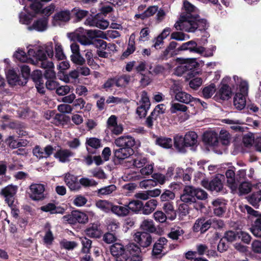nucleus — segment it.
I'll use <instances>...</instances> for the list:
<instances>
[{
    "label": "nucleus",
    "mask_w": 261,
    "mask_h": 261,
    "mask_svg": "<svg viewBox=\"0 0 261 261\" xmlns=\"http://www.w3.org/2000/svg\"><path fill=\"white\" fill-rule=\"evenodd\" d=\"M85 234L91 238H99L101 234L100 229L97 224H92L85 231Z\"/></svg>",
    "instance_id": "nucleus-33"
},
{
    "label": "nucleus",
    "mask_w": 261,
    "mask_h": 261,
    "mask_svg": "<svg viewBox=\"0 0 261 261\" xmlns=\"http://www.w3.org/2000/svg\"><path fill=\"white\" fill-rule=\"evenodd\" d=\"M31 44H29L27 46V48H28V50H29V48H28V46L30 45ZM33 45H35L36 46H43V45H40V44H32ZM13 57L15 58L17 60L21 62H27V63H30L33 65L39 66V61L38 59H37L36 57L33 55H30L28 53V55L26 54L25 52L20 49L18 48L17 50L15 51L13 55Z\"/></svg>",
    "instance_id": "nucleus-10"
},
{
    "label": "nucleus",
    "mask_w": 261,
    "mask_h": 261,
    "mask_svg": "<svg viewBox=\"0 0 261 261\" xmlns=\"http://www.w3.org/2000/svg\"><path fill=\"white\" fill-rule=\"evenodd\" d=\"M175 197V194L173 192L169 190H166L161 195V200L162 201H167L172 200Z\"/></svg>",
    "instance_id": "nucleus-63"
},
{
    "label": "nucleus",
    "mask_w": 261,
    "mask_h": 261,
    "mask_svg": "<svg viewBox=\"0 0 261 261\" xmlns=\"http://www.w3.org/2000/svg\"><path fill=\"white\" fill-rule=\"evenodd\" d=\"M41 7L42 6L40 3L34 2L30 5V9L31 12H29L25 6L24 12H21L19 14L20 22L24 24H30L35 14L40 12Z\"/></svg>",
    "instance_id": "nucleus-7"
},
{
    "label": "nucleus",
    "mask_w": 261,
    "mask_h": 261,
    "mask_svg": "<svg viewBox=\"0 0 261 261\" xmlns=\"http://www.w3.org/2000/svg\"><path fill=\"white\" fill-rule=\"evenodd\" d=\"M47 27V18L43 17L35 21L32 25L28 27V30L32 31L35 30L39 32H42L46 30Z\"/></svg>",
    "instance_id": "nucleus-23"
},
{
    "label": "nucleus",
    "mask_w": 261,
    "mask_h": 261,
    "mask_svg": "<svg viewBox=\"0 0 261 261\" xmlns=\"http://www.w3.org/2000/svg\"><path fill=\"white\" fill-rule=\"evenodd\" d=\"M70 18V13L68 10H63L57 13L54 16V24L56 25L60 22H66Z\"/></svg>",
    "instance_id": "nucleus-27"
},
{
    "label": "nucleus",
    "mask_w": 261,
    "mask_h": 261,
    "mask_svg": "<svg viewBox=\"0 0 261 261\" xmlns=\"http://www.w3.org/2000/svg\"><path fill=\"white\" fill-rule=\"evenodd\" d=\"M202 73L194 69H189L185 75L186 81L189 82H201Z\"/></svg>",
    "instance_id": "nucleus-29"
},
{
    "label": "nucleus",
    "mask_w": 261,
    "mask_h": 261,
    "mask_svg": "<svg viewBox=\"0 0 261 261\" xmlns=\"http://www.w3.org/2000/svg\"><path fill=\"white\" fill-rule=\"evenodd\" d=\"M111 212L116 216L121 217L127 216L129 214L127 204L118 205L113 204Z\"/></svg>",
    "instance_id": "nucleus-30"
},
{
    "label": "nucleus",
    "mask_w": 261,
    "mask_h": 261,
    "mask_svg": "<svg viewBox=\"0 0 261 261\" xmlns=\"http://www.w3.org/2000/svg\"><path fill=\"white\" fill-rule=\"evenodd\" d=\"M188 110V108L183 104L173 101L170 102V112L171 114H178Z\"/></svg>",
    "instance_id": "nucleus-36"
},
{
    "label": "nucleus",
    "mask_w": 261,
    "mask_h": 261,
    "mask_svg": "<svg viewBox=\"0 0 261 261\" xmlns=\"http://www.w3.org/2000/svg\"><path fill=\"white\" fill-rule=\"evenodd\" d=\"M232 95L230 87L227 84L221 83L218 87V91L215 96L216 100L219 99L222 100L229 99Z\"/></svg>",
    "instance_id": "nucleus-16"
},
{
    "label": "nucleus",
    "mask_w": 261,
    "mask_h": 261,
    "mask_svg": "<svg viewBox=\"0 0 261 261\" xmlns=\"http://www.w3.org/2000/svg\"><path fill=\"white\" fill-rule=\"evenodd\" d=\"M80 240L83 245L82 251L86 253H89L91 247V241L86 237H81Z\"/></svg>",
    "instance_id": "nucleus-54"
},
{
    "label": "nucleus",
    "mask_w": 261,
    "mask_h": 261,
    "mask_svg": "<svg viewBox=\"0 0 261 261\" xmlns=\"http://www.w3.org/2000/svg\"><path fill=\"white\" fill-rule=\"evenodd\" d=\"M140 227L143 230L149 232H153L156 230V228L152 220H144L142 222Z\"/></svg>",
    "instance_id": "nucleus-44"
},
{
    "label": "nucleus",
    "mask_w": 261,
    "mask_h": 261,
    "mask_svg": "<svg viewBox=\"0 0 261 261\" xmlns=\"http://www.w3.org/2000/svg\"><path fill=\"white\" fill-rule=\"evenodd\" d=\"M135 38V36L134 34H132L129 37V42L127 48L126 50L123 53L124 56H128L132 54L135 51V47L134 45Z\"/></svg>",
    "instance_id": "nucleus-58"
},
{
    "label": "nucleus",
    "mask_w": 261,
    "mask_h": 261,
    "mask_svg": "<svg viewBox=\"0 0 261 261\" xmlns=\"http://www.w3.org/2000/svg\"><path fill=\"white\" fill-rule=\"evenodd\" d=\"M134 153L133 149H127L124 147H120L114 151V155L118 160H124Z\"/></svg>",
    "instance_id": "nucleus-28"
},
{
    "label": "nucleus",
    "mask_w": 261,
    "mask_h": 261,
    "mask_svg": "<svg viewBox=\"0 0 261 261\" xmlns=\"http://www.w3.org/2000/svg\"><path fill=\"white\" fill-rule=\"evenodd\" d=\"M170 93L174 95L175 100L181 103L189 104L193 102L194 97L182 91L181 87L178 84H174L172 85L170 89Z\"/></svg>",
    "instance_id": "nucleus-8"
},
{
    "label": "nucleus",
    "mask_w": 261,
    "mask_h": 261,
    "mask_svg": "<svg viewBox=\"0 0 261 261\" xmlns=\"http://www.w3.org/2000/svg\"><path fill=\"white\" fill-rule=\"evenodd\" d=\"M213 205L214 207V213L218 216H222L226 211V203L224 200L218 199L213 202Z\"/></svg>",
    "instance_id": "nucleus-24"
},
{
    "label": "nucleus",
    "mask_w": 261,
    "mask_h": 261,
    "mask_svg": "<svg viewBox=\"0 0 261 261\" xmlns=\"http://www.w3.org/2000/svg\"><path fill=\"white\" fill-rule=\"evenodd\" d=\"M80 186L82 185L84 187H93L97 185V182L93 179H89L88 178H82L79 180Z\"/></svg>",
    "instance_id": "nucleus-60"
},
{
    "label": "nucleus",
    "mask_w": 261,
    "mask_h": 261,
    "mask_svg": "<svg viewBox=\"0 0 261 261\" xmlns=\"http://www.w3.org/2000/svg\"><path fill=\"white\" fill-rule=\"evenodd\" d=\"M156 144L161 147L168 149L172 147L173 142L171 138L166 137H160L156 139Z\"/></svg>",
    "instance_id": "nucleus-42"
},
{
    "label": "nucleus",
    "mask_w": 261,
    "mask_h": 261,
    "mask_svg": "<svg viewBox=\"0 0 261 261\" xmlns=\"http://www.w3.org/2000/svg\"><path fill=\"white\" fill-rule=\"evenodd\" d=\"M28 53L30 55L35 56L39 61L38 67L45 69L44 74L46 80H53L56 78V74L54 71V64L53 62L47 60V57L52 58L54 56L53 46L51 42H48L43 46H36L30 45L28 46Z\"/></svg>",
    "instance_id": "nucleus-1"
},
{
    "label": "nucleus",
    "mask_w": 261,
    "mask_h": 261,
    "mask_svg": "<svg viewBox=\"0 0 261 261\" xmlns=\"http://www.w3.org/2000/svg\"><path fill=\"white\" fill-rule=\"evenodd\" d=\"M119 83H105L103 87L107 91L115 93L117 91V87H122Z\"/></svg>",
    "instance_id": "nucleus-57"
},
{
    "label": "nucleus",
    "mask_w": 261,
    "mask_h": 261,
    "mask_svg": "<svg viewBox=\"0 0 261 261\" xmlns=\"http://www.w3.org/2000/svg\"><path fill=\"white\" fill-rule=\"evenodd\" d=\"M174 145L175 148L180 152L185 151L186 143L184 138L180 135H176L174 138Z\"/></svg>",
    "instance_id": "nucleus-37"
},
{
    "label": "nucleus",
    "mask_w": 261,
    "mask_h": 261,
    "mask_svg": "<svg viewBox=\"0 0 261 261\" xmlns=\"http://www.w3.org/2000/svg\"><path fill=\"white\" fill-rule=\"evenodd\" d=\"M134 239L142 247L149 246L152 242L150 235L146 232H137L134 236Z\"/></svg>",
    "instance_id": "nucleus-18"
},
{
    "label": "nucleus",
    "mask_w": 261,
    "mask_h": 261,
    "mask_svg": "<svg viewBox=\"0 0 261 261\" xmlns=\"http://www.w3.org/2000/svg\"><path fill=\"white\" fill-rule=\"evenodd\" d=\"M249 202L253 206H256L261 201V190L253 193L249 198Z\"/></svg>",
    "instance_id": "nucleus-51"
},
{
    "label": "nucleus",
    "mask_w": 261,
    "mask_h": 261,
    "mask_svg": "<svg viewBox=\"0 0 261 261\" xmlns=\"http://www.w3.org/2000/svg\"><path fill=\"white\" fill-rule=\"evenodd\" d=\"M82 45H88L92 44L93 40L96 39L93 30H85L79 28L71 34Z\"/></svg>",
    "instance_id": "nucleus-6"
},
{
    "label": "nucleus",
    "mask_w": 261,
    "mask_h": 261,
    "mask_svg": "<svg viewBox=\"0 0 261 261\" xmlns=\"http://www.w3.org/2000/svg\"><path fill=\"white\" fill-rule=\"evenodd\" d=\"M251 232L256 237H261V218L258 219L255 226L251 228Z\"/></svg>",
    "instance_id": "nucleus-64"
},
{
    "label": "nucleus",
    "mask_w": 261,
    "mask_h": 261,
    "mask_svg": "<svg viewBox=\"0 0 261 261\" xmlns=\"http://www.w3.org/2000/svg\"><path fill=\"white\" fill-rule=\"evenodd\" d=\"M158 205V201L154 199L147 201L144 205L143 204L142 211L144 215H149L156 208Z\"/></svg>",
    "instance_id": "nucleus-31"
},
{
    "label": "nucleus",
    "mask_w": 261,
    "mask_h": 261,
    "mask_svg": "<svg viewBox=\"0 0 261 261\" xmlns=\"http://www.w3.org/2000/svg\"><path fill=\"white\" fill-rule=\"evenodd\" d=\"M70 67V64L69 61H63L59 63V64L57 65V68L59 70V72L58 73V76H60V77H62L61 76V74H62L63 76H64V71L69 69Z\"/></svg>",
    "instance_id": "nucleus-55"
},
{
    "label": "nucleus",
    "mask_w": 261,
    "mask_h": 261,
    "mask_svg": "<svg viewBox=\"0 0 261 261\" xmlns=\"http://www.w3.org/2000/svg\"><path fill=\"white\" fill-rule=\"evenodd\" d=\"M176 61L180 64L174 71V74L177 76H181L183 74L186 75L189 69H195L199 66L198 63L195 58H177Z\"/></svg>",
    "instance_id": "nucleus-5"
},
{
    "label": "nucleus",
    "mask_w": 261,
    "mask_h": 261,
    "mask_svg": "<svg viewBox=\"0 0 261 261\" xmlns=\"http://www.w3.org/2000/svg\"><path fill=\"white\" fill-rule=\"evenodd\" d=\"M17 190V186L11 185L2 190L1 193L5 197V201L9 206H12V203H14V196L16 194Z\"/></svg>",
    "instance_id": "nucleus-17"
},
{
    "label": "nucleus",
    "mask_w": 261,
    "mask_h": 261,
    "mask_svg": "<svg viewBox=\"0 0 261 261\" xmlns=\"http://www.w3.org/2000/svg\"><path fill=\"white\" fill-rule=\"evenodd\" d=\"M133 165L138 168H140L144 166L147 162V159L141 155L135 154L131 161Z\"/></svg>",
    "instance_id": "nucleus-40"
},
{
    "label": "nucleus",
    "mask_w": 261,
    "mask_h": 261,
    "mask_svg": "<svg viewBox=\"0 0 261 261\" xmlns=\"http://www.w3.org/2000/svg\"><path fill=\"white\" fill-rule=\"evenodd\" d=\"M72 13L75 17L77 21H81L82 19L87 16L89 12L87 10H82L79 8H74Z\"/></svg>",
    "instance_id": "nucleus-49"
},
{
    "label": "nucleus",
    "mask_w": 261,
    "mask_h": 261,
    "mask_svg": "<svg viewBox=\"0 0 261 261\" xmlns=\"http://www.w3.org/2000/svg\"><path fill=\"white\" fill-rule=\"evenodd\" d=\"M111 253L115 257L116 261H126L128 255L123 245L115 243L111 246Z\"/></svg>",
    "instance_id": "nucleus-11"
},
{
    "label": "nucleus",
    "mask_w": 261,
    "mask_h": 261,
    "mask_svg": "<svg viewBox=\"0 0 261 261\" xmlns=\"http://www.w3.org/2000/svg\"><path fill=\"white\" fill-rule=\"evenodd\" d=\"M55 57L58 60H63L66 58L61 44L58 42L55 43Z\"/></svg>",
    "instance_id": "nucleus-48"
},
{
    "label": "nucleus",
    "mask_w": 261,
    "mask_h": 261,
    "mask_svg": "<svg viewBox=\"0 0 261 261\" xmlns=\"http://www.w3.org/2000/svg\"><path fill=\"white\" fill-rule=\"evenodd\" d=\"M184 7L185 9L186 12L182 13L180 18L182 16H187L188 15H192V17H195L197 14L196 13V8L193 5L190 4L189 2L187 1H185L184 3Z\"/></svg>",
    "instance_id": "nucleus-41"
},
{
    "label": "nucleus",
    "mask_w": 261,
    "mask_h": 261,
    "mask_svg": "<svg viewBox=\"0 0 261 261\" xmlns=\"http://www.w3.org/2000/svg\"><path fill=\"white\" fill-rule=\"evenodd\" d=\"M64 221L70 224L79 223L86 224L88 222V217L86 214L80 211H73L70 214L63 217Z\"/></svg>",
    "instance_id": "nucleus-9"
},
{
    "label": "nucleus",
    "mask_w": 261,
    "mask_h": 261,
    "mask_svg": "<svg viewBox=\"0 0 261 261\" xmlns=\"http://www.w3.org/2000/svg\"><path fill=\"white\" fill-rule=\"evenodd\" d=\"M79 72L78 70H74L70 71L69 74L64 75L63 77H59V79L64 82H69L70 80H75L78 78Z\"/></svg>",
    "instance_id": "nucleus-47"
},
{
    "label": "nucleus",
    "mask_w": 261,
    "mask_h": 261,
    "mask_svg": "<svg viewBox=\"0 0 261 261\" xmlns=\"http://www.w3.org/2000/svg\"><path fill=\"white\" fill-rule=\"evenodd\" d=\"M163 209L165 212L169 219L173 220L175 219L176 213L172 202H165L163 205Z\"/></svg>",
    "instance_id": "nucleus-34"
},
{
    "label": "nucleus",
    "mask_w": 261,
    "mask_h": 261,
    "mask_svg": "<svg viewBox=\"0 0 261 261\" xmlns=\"http://www.w3.org/2000/svg\"><path fill=\"white\" fill-rule=\"evenodd\" d=\"M54 148L50 145H47L44 148L36 146L33 150V153L38 159L47 158L49 157L54 151Z\"/></svg>",
    "instance_id": "nucleus-19"
},
{
    "label": "nucleus",
    "mask_w": 261,
    "mask_h": 261,
    "mask_svg": "<svg viewBox=\"0 0 261 261\" xmlns=\"http://www.w3.org/2000/svg\"><path fill=\"white\" fill-rule=\"evenodd\" d=\"M165 106L164 104H160L155 107L151 114L152 116L158 119V117L165 113Z\"/></svg>",
    "instance_id": "nucleus-53"
},
{
    "label": "nucleus",
    "mask_w": 261,
    "mask_h": 261,
    "mask_svg": "<svg viewBox=\"0 0 261 261\" xmlns=\"http://www.w3.org/2000/svg\"><path fill=\"white\" fill-rule=\"evenodd\" d=\"M86 144L93 148H98L100 147V140L96 138H90L87 139Z\"/></svg>",
    "instance_id": "nucleus-61"
},
{
    "label": "nucleus",
    "mask_w": 261,
    "mask_h": 261,
    "mask_svg": "<svg viewBox=\"0 0 261 261\" xmlns=\"http://www.w3.org/2000/svg\"><path fill=\"white\" fill-rule=\"evenodd\" d=\"M203 141L210 146H216L218 142V135L214 130L207 131L203 135Z\"/></svg>",
    "instance_id": "nucleus-21"
},
{
    "label": "nucleus",
    "mask_w": 261,
    "mask_h": 261,
    "mask_svg": "<svg viewBox=\"0 0 261 261\" xmlns=\"http://www.w3.org/2000/svg\"><path fill=\"white\" fill-rule=\"evenodd\" d=\"M228 186L232 191H236L238 187V182L235 179V173L233 170H227L225 173Z\"/></svg>",
    "instance_id": "nucleus-26"
},
{
    "label": "nucleus",
    "mask_w": 261,
    "mask_h": 261,
    "mask_svg": "<svg viewBox=\"0 0 261 261\" xmlns=\"http://www.w3.org/2000/svg\"><path fill=\"white\" fill-rule=\"evenodd\" d=\"M127 204L129 213L130 211L138 213L142 210L143 202L138 200L130 201Z\"/></svg>",
    "instance_id": "nucleus-38"
},
{
    "label": "nucleus",
    "mask_w": 261,
    "mask_h": 261,
    "mask_svg": "<svg viewBox=\"0 0 261 261\" xmlns=\"http://www.w3.org/2000/svg\"><path fill=\"white\" fill-rule=\"evenodd\" d=\"M64 180L66 186L72 191H77L81 189L77 176L69 172L64 175Z\"/></svg>",
    "instance_id": "nucleus-14"
},
{
    "label": "nucleus",
    "mask_w": 261,
    "mask_h": 261,
    "mask_svg": "<svg viewBox=\"0 0 261 261\" xmlns=\"http://www.w3.org/2000/svg\"><path fill=\"white\" fill-rule=\"evenodd\" d=\"M73 155V153L67 149H60L54 155L56 159L60 162L64 163L69 161V158Z\"/></svg>",
    "instance_id": "nucleus-35"
},
{
    "label": "nucleus",
    "mask_w": 261,
    "mask_h": 261,
    "mask_svg": "<svg viewBox=\"0 0 261 261\" xmlns=\"http://www.w3.org/2000/svg\"><path fill=\"white\" fill-rule=\"evenodd\" d=\"M87 201V199L84 196L78 195L73 199V204L77 207H81L84 206Z\"/></svg>",
    "instance_id": "nucleus-56"
},
{
    "label": "nucleus",
    "mask_w": 261,
    "mask_h": 261,
    "mask_svg": "<svg viewBox=\"0 0 261 261\" xmlns=\"http://www.w3.org/2000/svg\"><path fill=\"white\" fill-rule=\"evenodd\" d=\"M179 50H189L190 52H194L202 55L204 54V48L200 46H197V43L194 41H190L183 43L179 48Z\"/></svg>",
    "instance_id": "nucleus-20"
},
{
    "label": "nucleus",
    "mask_w": 261,
    "mask_h": 261,
    "mask_svg": "<svg viewBox=\"0 0 261 261\" xmlns=\"http://www.w3.org/2000/svg\"><path fill=\"white\" fill-rule=\"evenodd\" d=\"M116 187L114 185H111L98 190V194L100 195H108L116 191Z\"/></svg>",
    "instance_id": "nucleus-50"
},
{
    "label": "nucleus",
    "mask_w": 261,
    "mask_h": 261,
    "mask_svg": "<svg viewBox=\"0 0 261 261\" xmlns=\"http://www.w3.org/2000/svg\"><path fill=\"white\" fill-rule=\"evenodd\" d=\"M207 195L204 190L188 186L184 188L183 194L180 196V200L185 203H194L196 199H206Z\"/></svg>",
    "instance_id": "nucleus-3"
},
{
    "label": "nucleus",
    "mask_w": 261,
    "mask_h": 261,
    "mask_svg": "<svg viewBox=\"0 0 261 261\" xmlns=\"http://www.w3.org/2000/svg\"><path fill=\"white\" fill-rule=\"evenodd\" d=\"M184 138L187 147L194 146L197 143V135L194 132H188Z\"/></svg>",
    "instance_id": "nucleus-32"
},
{
    "label": "nucleus",
    "mask_w": 261,
    "mask_h": 261,
    "mask_svg": "<svg viewBox=\"0 0 261 261\" xmlns=\"http://www.w3.org/2000/svg\"><path fill=\"white\" fill-rule=\"evenodd\" d=\"M167 240L165 238H160L154 244L152 251V254L155 258H158L160 255L165 245L167 244Z\"/></svg>",
    "instance_id": "nucleus-22"
},
{
    "label": "nucleus",
    "mask_w": 261,
    "mask_h": 261,
    "mask_svg": "<svg viewBox=\"0 0 261 261\" xmlns=\"http://www.w3.org/2000/svg\"><path fill=\"white\" fill-rule=\"evenodd\" d=\"M158 7L157 6H150L142 13L136 14L135 17L138 18L144 19L154 15L158 11Z\"/></svg>",
    "instance_id": "nucleus-39"
},
{
    "label": "nucleus",
    "mask_w": 261,
    "mask_h": 261,
    "mask_svg": "<svg viewBox=\"0 0 261 261\" xmlns=\"http://www.w3.org/2000/svg\"><path fill=\"white\" fill-rule=\"evenodd\" d=\"M153 217L156 221L164 223L166 221L168 217L163 212L158 211L153 214Z\"/></svg>",
    "instance_id": "nucleus-62"
},
{
    "label": "nucleus",
    "mask_w": 261,
    "mask_h": 261,
    "mask_svg": "<svg viewBox=\"0 0 261 261\" xmlns=\"http://www.w3.org/2000/svg\"><path fill=\"white\" fill-rule=\"evenodd\" d=\"M8 82H19V75L14 69H9L6 71Z\"/></svg>",
    "instance_id": "nucleus-46"
},
{
    "label": "nucleus",
    "mask_w": 261,
    "mask_h": 261,
    "mask_svg": "<svg viewBox=\"0 0 261 261\" xmlns=\"http://www.w3.org/2000/svg\"><path fill=\"white\" fill-rule=\"evenodd\" d=\"M208 25L204 19H199L197 15L195 17L192 15L182 16L175 23L174 27L176 30L194 32L197 29L200 31L205 30Z\"/></svg>",
    "instance_id": "nucleus-2"
},
{
    "label": "nucleus",
    "mask_w": 261,
    "mask_h": 261,
    "mask_svg": "<svg viewBox=\"0 0 261 261\" xmlns=\"http://www.w3.org/2000/svg\"><path fill=\"white\" fill-rule=\"evenodd\" d=\"M219 138L223 144L227 145L229 142L230 135L226 130L222 129L220 132Z\"/></svg>",
    "instance_id": "nucleus-59"
},
{
    "label": "nucleus",
    "mask_w": 261,
    "mask_h": 261,
    "mask_svg": "<svg viewBox=\"0 0 261 261\" xmlns=\"http://www.w3.org/2000/svg\"><path fill=\"white\" fill-rule=\"evenodd\" d=\"M70 59L73 63L79 65H83L85 63V59L82 56L80 53L72 54L70 56Z\"/></svg>",
    "instance_id": "nucleus-52"
},
{
    "label": "nucleus",
    "mask_w": 261,
    "mask_h": 261,
    "mask_svg": "<svg viewBox=\"0 0 261 261\" xmlns=\"http://www.w3.org/2000/svg\"><path fill=\"white\" fill-rule=\"evenodd\" d=\"M40 210L44 212H49L51 214H63L65 212L64 208L60 206H56L54 203H47L40 207Z\"/></svg>",
    "instance_id": "nucleus-25"
},
{
    "label": "nucleus",
    "mask_w": 261,
    "mask_h": 261,
    "mask_svg": "<svg viewBox=\"0 0 261 261\" xmlns=\"http://www.w3.org/2000/svg\"><path fill=\"white\" fill-rule=\"evenodd\" d=\"M248 88L247 83H239L237 84L236 93L233 98V105L237 109L241 110L245 107Z\"/></svg>",
    "instance_id": "nucleus-4"
},
{
    "label": "nucleus",
    "mask_w": 261,
    "mask_h": 261,
    "mask_svg": "<svg viewBox=\"0 0 261 261\" xmlns=\"http://www.w3.org/2000/svg\"><path fill=\"white\" fill-rule=\"evenodd\" d=\"M114 143L118 147L133 149L132 148L135 146L136 141L132 136L125 135L115 139Z\"/></svg>",
    "instance_id": "nucleus-13"
},
{
    "label": "nucleus",
    "mask_w": 261,
    "mask_h": 261,
    "mask_svg": "<svg viewBox=\"0 0 261 261\" xmlns=\"http://www.w3.org/2000/svg\"><path fill=\"white\" fill-rule=\"evenodd\" d=\"M223 179L224 175L222 174H218L210 182H208L207 181H203V186L205 188L211 191L219 192L223 188L222 180Z\"/></svg>",
    "instance_id": "nucleus-15"
},
{
    "label": "nucleus",
    "mask_w": 261,
    "mask_h": 261,
    "mask_svg": "<svg viewBox=\"0 0 261 261\" xmlns=\"http://www.w3.org/2000/svg\"><path fill=\"white\" fill-rule=\"evenodd\" d=\"M95 205L97 208L108 213L110 211H112L113 204L107 200H99L96 201Z\"/></svg>",
    "instance_id": "nucleus-43"
},
{
    "label": "nucleus",
    "mask_w": 261,
    "mask_h": 261,
    "mask_svg": "<svg viewBox=\"0 0 261 261\" xmlns=\"http://www.w3.org/2000/svg\"><path fill=\"white\" fill-rule=\"evenodd\" d=\"M30 197L34 200H41L45 197V186L41 184H33L30 186Z\"/></svg>",
    "instance_id": "nucleus-12"
},
{
    "label": "nucleus",
    "mask_w": 261,
    "mask_h": 261,
    "mask_svg": "<svg viewBox=\"0 0 261 261\" xmlns=\"http://www.w3.org/2000/svg\"><path fill=\"white\" fill-rule=\"evenodd\" d=\"M216 91V88L214 84L212 83L205 87L202 90V95L205 98L211 97Z\"/></svg>",
    "instance_id": "nucleus-45"
}]
</instances>
